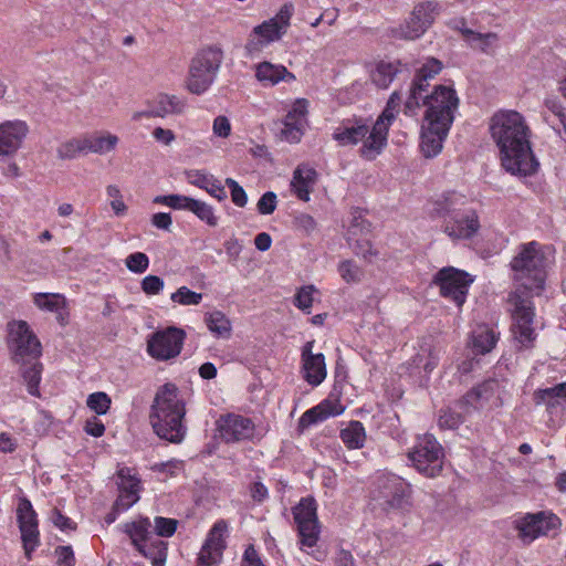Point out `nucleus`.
I'll use <instances>...</instances> for the list:
<instances>
[{"instance_id":"obj_1","label":"nucleus","mask_w":566,"mask_h":566,"mask_svg":"<svg viewBox=\"0 0 566 566\" xmlns=\"http://www.w3.org/2000/svg\"><path fill=\"white\" fill-rule=\"evenodd\" d=\"M548 251V247L531 241L521 244L517 254L511 261L513 279L517 284L516 290L509 295L512 305L511 332L517 349L532 348L536 339L532 298L544 289L546 269L549 264Z\"/></svg>"},{"instance_id":"obj_2","label":"nucleus","mask_w":566,"mask_h":566,"mask_svg":"<svg viewBox=\"0 0 566 566\" xmlns=\"http://www.w3.org/2000/svg\"><path fill=\"white\" fill-rule=\"evenodd\" d=\"M490 132L499 147L502 167L507 172L523 177L537 172L539 163L531 147V129L518 112L494 114Z\"/></svg>"},{"instance_id":"obj_3","label":"nucleus","mask_w":566,"mask_h":566,"mask_svg":"<svg viewBox=\"0 0 566 566\" xmlns=\"http://www.w3.org/2000/svg\"><path fill=\"white\" fill-rule=\"evenodd\" d=\"M186 405L176 385L160 386L150 407L149 420L155 433L171 443H180L186 436L184 423Z\"/></svg>"},{"instance_id":"obj_4","label":"nucleus","mask_w":566,"mask_h":566,"mask_svg":"<svg viewBox=\"0 0 566 566\" xmlns=\"http://www.w3.org/2000/svg\"><path fill=\"white\" fill-rule=\"evenodd\" d=\"M467 201L465 196L452 191L434 202L432 216L442 219L441 229L453 241L469 240L480 229L479 216Z\"/></svg>"},{"instance_id":"obj_5","label":"nucleus","mask_w":566,"mask_h":566,"mask_svg":"<svg viewBox=\"0 0 566 566\" xmlns=\"http://www.w3.org/2000/svg\"><path fill=\"white\" fill-rule=\"evenodd\" d=\"M224 54L220 46L201 49L191 59L186 81L187 90L196 95L203 94L214 82Z\"/></svg>"},{"instance_id":"obj_6","label":"nucleus","mask_w":566,"mask_h":566,"mask_svg":"<svg viewBox=\"0 0 566 566\" xmlns=\"http://www.w3.org/2000/svg\"><path fill=\"white\" fill-rule=\"evenodd\" d=\"M460 99L455 90L448 85H437L431 93H422L420 107L426 106L424 122L429 125L451 127Z\"/></svg>"},{"instance_id":"obj_7","label":"nucleus","mask_w":566,"mask_h":566,"mask_svg":"<svg viewBox=\"0 0 566 566\" xmlns=\"http://www.w3.org/2000/svg\"><path fill=\"white\" fill-rule=\"evenodd\" d=\"M7 328V345L14 364L25 365L40 358L41 343L25 321H11Z\"/></svg>"},{"instance_id":"obj_8","label":"nucleus","mask_w":566,"mask_h":566,"mask_svg":"<svg viewBox=\"0 0 566 566\" xmlns=\"http://www.w3.org/2000/svg\"><path fill=\"white\" fill-rule=\"evenodd\" d=\"M153 524L148 517L140 516L135 521L127 522L120 526V531L125 533L133 546L145 557L153 560V566H164L167 558V543L157 539L149 546L147 542L151 538Z\"/></svg>"},{"instance_id":"obj_9","label":"nucleus","mask_w":566,"mask_h":566,"mask_svg":"<svg viewBox=\"0 0 566 566\" xmlns=\"http://www.w3.org/2000/svg\"><path fill=\"white\" fill-rule=\"evenodd\" d=\"M408 458L419 473L427 478H436L442 471L444 451L433 434L426 433L417 438Z\"/></svg>"},{"instance_id":"obj_10","label":"nucleus","mask_w":566,"mask_h":566,"mask_svg":"<svg viewBox=\"0 0 566 566\" xmlns=\"http://www.w3.org/2000/svg\"><path fill=\"white\" fill-rule=\"evenodd\" d=\"M401 104V95L395 91L377 120L371 127L370 135L364 147L359 148L360 156L366 160H374L381 154L387 145L389 127L396 117Z\"/></svg>"},{"instance_id":"obj_11","label":"nucleus","mask_w":566,"mask_h":566,"mask_svg":"<svg viewBox=\"0 0 566 566\" xmlns=\"http://www.w3.org/2000/svg\"><path fill=\"white\" fill-rule=\"evenodd\" d=\"M471 282L467 272L452 266L439 270L432 280V283L439 286L440 294L451 298L459 307L465 302Z\"/></svg>"},{"instance_id":"obj_12","label":"nucleus","mask_w":566,"mask_h":566,"mask_svg":"<svg viewBox=\"0 0 566 566\" xmlns=\"http://www.w3.org/2000/svg\"><path fill=\"white\" fill-rule=\"evenodd\" d=\"M438 10L439 4L434 1H426L417 4L406 23L395 30L396 35L405 40L420 38L433 23Z\"/></svg>"},{"instance_id":"obj_13","label":"nucleus","mask_w":566,"mask_h":566,"mask_svg":"<svg viewBox=\"0 0 566 566\" xmlns=\"http://www.w3.org/2000/svg\"><path fill=\"white\" fill-rule=\"evenodd\" d=\"M443 64L436 57H428L421 67L417 71L409 88V95L405 102V114L415 115L420 108V98L422 93L427 92L429 81L442 71Z\"/></svg>"},{"instance_id":"obj_14","label":"nucleus","mask_w":566,"mask_h":566,"mask_svg":"<svg viewBox=\"0 0 566 566\" xmlns=\"http://www.w3.org/2000/svg\"><path fill=\"white\" fill-rule=\"evenodd\" d=\"M185 332L177 327H168L156 332L147 343L148 354L158 360H168L181 352Z\"/></svg>"},{"instance_id":"obj_15","label":"nucleus","mask_w":566,"mask_h":566,"mask_svg":"<svg viewBox=\"0 0 566 566\" xmlns=\"http://www.w3.org/2000/svg\"><path fill=\"white\" fill-rule=\"evenodd\" d=\"M220 439L226 443L252 440L255 426L250 418L237 413L220 416L216 422Z\"/></svg>"},{"instance_id":"obj_16","label":"nucleus","mask_w":566,"mask_h":566,"mask_svg":"<svg viewBox=\"0 0 566 566\" xmlns=\"http://www.w3.org/2000/svg\"><path fill=\"white\" fill-rule=\"evenodd\" d=\"M17 520L21 532L23 548L28 558L40 544V533L38 530V516L31 502L27 497H21L17 507Z\"/></svg>"},{"instance_id":"obj_17","label":"nucleus","mask_w":566,"mask_h":566,"mask_svg":"<svg viewBox=\"0 0 566 566\" xmlns=\"http://www.w3.org/2000/svg\"><path fill=\"white\" fill-rule=\"evenodd\" d=\"M228 524L220 520L214 523L200 549L197 566H218L226 548Z\"/></svg>"},{"instance_id":"obj_18","label":"nucleus","mask_w":566,"mask_h":566,"mask_svg":"<svg viewBox=\"0 0 566 566\" xmlns=\"http://www.w3.org/2000/svg\"><path fill=\"white\" fill-rule=\"evenodd\" d=\"M314 340L306 342L302 347V373L303 378L311 386L321 385L326 378V364L323 354H313Z\"/></svg>"},{"instance_id":"obj_19","label":"nucleus","mask_w":566,"mask_h":566,"mask_svg":"<svg viewBox=\"0 0 566 566\" xmlns=\"http://www.w3.org/2000/svg\"><path fill=\"white\" fill-rule=\"evenodd\" d=\"M293 14V6L285 3L274 18L264 21L253 29V33L266 40L268 43L277 41L285 34Z\"/></svg>"},{"instance_id":"obj_20","label":"nucleus","mask_w":566,"mask_h":566,"mask_svg":"<svg viewBox=\"0 0 566 566\" xmlns=\"http://www.w3.org/2000/svg\"><path fill=\"white\" fill-rule=\"evenodd\" d=\"M28 132V125L22 120H8L0 124V156L17 153Z\"/></svg>"},{"instance_id":"obj_21","label":"nucleus","mask_w":566,"mask_h":566,"mask_svg":"<svg viewBox=\"0 0 566 566\" xmlns=\"http://www.w3.org/2000/svg\"><path fill=\"white\" fill-rule=\"evenodd\" d=\"M370 132L371 128L361 118L347 119L334 130L333 138L339 146H354L363 142L361 147H364Z\"/></svg>"},{"instance_id":"obj_22","label":"nucleus","mask_w":566,"mask_h":566,"mask_svg":"<svg viewBox=\"0 0 566 566\" xmlns=\"http://www.w3.org/2000/svg\"><path fill=\"white\" fill-rule=\"evenodd\" d=\"M559 524L560 521L556 515H546L544 512H539L524 518L518 526L520 535L523 538L533 541L539 535H547L549 531L556 530Z\"/></svg>"},{"instance_id":"obj_23","label":"nucleus","mask_w":566,"mask_h":566,"mask_svg":"<svg viewBox=\"0 0 566 566\" xmlns=\"http://www.w3.org/2000/svg\"><path fill=\"white\" fill-rule=\"evenodd\" d=\"M306 113L307 101L304 98L297 99L284 118V128L281 130L282 138L290 143L301 140L306 122Z\"/></svg>"},{"instance_id":"obj_24","label":"nucleus","mask_w":566,"mask_h":566,"mask_svg":"<svg viewBox=\"0 0 566 566\" xmlns=\"http://www.w3.org/2000/svg\"><path fill=\"white\" fill-rule=\"evenodd\" d=\"M380 497L390 507H401L406 502L408 485L396 475L382 476L378 481Z\"/></svg>"},{"instance_id":"obj_25","label":"nucleus","mask_w":566,"mask_h":566,"mask_svg":"<svg viewBox=\"0 0 566 566\" xmlns=\"http://www.w3.org/2000/svg\"><path fill=\"white\" fill-rule=\"evenodd\" d=\"M185 176L190 185L207 191L218 201L227 199V192L223 185L213 175L200 169H189L185 171Z\"/></svg>"},{"instance_id":"obj_26","label":"nucleus","mask_w":566,"mask_h":566,"mask_svg":"<svg viewBox=\"0 0 566 566\" xmlns=\"http://www.w3.org/2000/svg\"><path fill=\"white\" fill-rule=\"evenodd\" d=\"M437 126L426 123L422 127L421 149L426 157L437 156L441 151L443 140L450 130L449 126L439 124Z\"/></svg>"},{"instance_id":"obj_27","label":"nucleus","mask_w":566,"mask_h":566,"mask_svg":"<svg viewBox=\"0 0 566 566\" xmlns=\"http://www.w3.org/2000/svg\"><path fill=\"white\" fill-rule=\"evenodd\" d=\"M255 77L264 86H274L281 81L292 82L295 75L287 71L284 65L263 61L255 65Z\"/></svg>"},{"instance_id":"obj_28","label":"nucleus","mask_w":566,"mask_h":566,"mask_svg":"<svg viewBox=\"0 0 566 566\" xmlns=\"http://www.w3.org/2000/svg\"><path fill=\"white\" fill-rule=\"evenodd\" d=\"M317 172L314 168L307 165H298L293 172L291 187L293 188L296 197L302 201L310 200V192L316 182Z\"/></svg>"},{"instance_id":"obj_29","label":"nucleus","mask_w":566,"mask_h":566,"mask_svg":"<svg viewBox=\"0 0 566 566\" xmlns=\"http://www.w3.org/2000/svg\"><path fill=\"white\" fill-rule=\"evenodd\" d=\"M343 412V407L338 403L325 400L322 403L308 409L300 418L298 424L307 428L314 423L324 421L331 416H337Z\"/></svg>"},{"instance_id":"obj_30","label":"nucleus","mask_w":566,"mask_h":566,"mask_svg":"<svg viewBox=\"0 0 566 566\" xmlns=\"http://www.w3.org/2000/svg\"><path fill=\"white\" fill-rule=\"evenodd\" d=\"M20 366L22 378L24 379L28 387V392L34 397H39V385L43 369L42 364L39 361V359H34L31 360V363H27L25 365Z\"/></svg>"},{"instance_id":"obj_31","label":"nucleus","mask_w":566,"mask_h":566,"mask_svg":"<svg viewBox=\"0 0 566 566\" xmlns=\"http://www.w3.org/2000/svg\"><path fill=\"white\" fill-rule=\"evenodd\" d=\"M155 116L165 117L169 114H178L184 109V103L175 95L159 94L151 104Z\"/></svg>"},{"instance_id":"obj_32","label":"nucleus","mask_w":566,"mask_h":566,"mask_svg":"<svg viewBox=\"0 0 566 566\" xmlns=\"http://www.w3.org/2000/svg\"><path fill=\"white\" fill-rule=\"evenodd\" d=\"M340 439L348 449H360L366 440L365 428L359 421H350L342 429Z\"/></svg>"},{"instance_id":"obj_33","label":"nucleus","mask_w":566,"mask_h":566,"mask_svg":"<svg viewBox=\"0 0 566 566\" xmlns=\"http://www.w3.org/2000/svg\"><path fill=\"white\" fill-rule=\"evenodd\" d=\"M399 73V64L380 62L371 72V82L379 88H387Z\"/></svg>"},{"instance_id":"obj_34","label":"nucleus","mask_w":566,"mask_h":566,"mask_svg":"<svg viewBox=\"0 0 566 566\" xmlns=\"http://www.w3.org/2000/svg\"><path fill=\"white\" fill-rule=\"evenodd\" d=\"M473 347L480 354H486L491 352L499 337L495 332L488 326H479L472 334Z\"/></svg>"},{"instance_id":"obj_35","label":"nucleus","mask_w":566,"mask_h":566,"mask_svg":"<svg viewBox=\"0 0 566 566\" xmlns=\"http://www.w3.org/2000/svg\"><path fill=\"white\" fill-rule=\"evenodd\" d=\"M86 154L95 153V154H105L113 150L117 143L118 138L115 135L107 134L106 136H84Z\"/></svg>"},{"instance_id":"obj_36","label":"nucleus","mask_w":566,"mask_h":566,"mask_svg":"<svg viewBox=\"0 0 566 566\" xmlns=\"http://www.w3.org/2000/svg\"><path fill=\"white\" fill-rule=\"evenodd\" d=\"M316 510V502L313 497H303L293 509L295 523L318 522Z\"/></svg>"},{"instance_id":"obj_37","label":"nucleus","mask_w":566,"mask_h":566,"mask_svg":"<svg viewBox=\"0 0 566 566\" xmlns=\"http://www.w3.org/2000/svg\"><path fill=\"white\" fill-rule=\"evenodd\" d=\"M557 398L566 400V382L545 389H538L534 394L536 403H546L548 408H554L556 406L557 402L555 399Z\"/></svg>"},{"instance_id":"obj_38","label":"nucleus","mask_w":566,"mask_h":566,"mask_svg":"<svg viewBox=\"0 0 566 566\" xmlns=\"http://www.w3.org/2000/svg\"><path fill=\"white\" fill-rule=\"evenodd\" d=\"M206 323L209 331L217 336L228 338L231 334V323L220 311L210 313L206 317Z\"/></svg>"},{"instance_id":"obj_39","label":"nucleus","mask_w":566,"mask_h":566,"mask_svg":"<svg viewBox=\"0 0 566 566\" xmlns=\"http://www.w3.org/2000/svg\"><path fill=\"white\" fill-rule=\"evenodd\" d=\"M500 389L499 380L494 378L486 379L472 390H470L465 399L468 402L476 400H489Z\"/></svg>"},{"instance_id":"obj_40","label":"nucleus","mask_w":566,"mask_h":566,"mask_svg":"<svg viewBox=\"0 0 566 566\" xmlns=\"http://www.w3.org/2000/svg\"><path fill=\"white\" fill-rule=\"evenodd\" d=\"M196 214L201 221L206 222L209 227L218 226V217L214 214L212 206L205 201L191 198L188 210Z\"/></svg>"},{"instance_id":"obj_41","label":"nucleus","mask_w":566,"mask_h":566,"mask_svg":"<svg viewBox=\"0 0 566 566\" xmlns=\"http://www.w3.org/2000/svg\"><path fill=\"white\" fill-rule=\"evenodd\" d=\"M462 35L471 45H476L481 51L486 52L488 48L495 44L499 40L497 34L493 32L479 33L471 29L462 30Z\"/></svg>"},{"instance_id":"obj_42","label":"nucleus","mask_w":566,"mask_h":566,"mask_svg":"<svg viewBox=\"0 0 566 566\" xmlns=\"http://www.w3.org/2000/svg\"><path fill=\"white\" fill-rule=\"evenodd\" d=\"M86 155L84 137L72 138L57 148V156L61 159H73L78 155Z\"/></svg>"},{"instance_id":"obj_43","label":"nucleus","mask_w":566,"mask_h":566,"mask_svg":"<svg viewBox=\"0 0 566 566\" xmlns=\"http://www.w3.org/2000/svg\"><path fill=\"white\" fill-rule=\"evenodd\" d=\"M301 544L307 547L316 545L319 534L318 522H307L297 524Z\"/></svg>"},{"instance_id":"obj_44","label":"nucleus","mask_w":566,"mask_h":566,"mask_svg":"<svg viewBox=\"0 0 566 566\" xmlns=\"http://www.w3.org/2000/svg\"><path fill=\"white\" fill-rule=\"evenodd\" d=\"M178 521L170 517L156 516L154 520V533L160 537H170L175 534Z\"/></svg>"},{"instance_id":"obj_45","label":"nucleus","mask_w":566,"mask_h":566,"mask_svg":"<svg viewBox=\"0 0 566 566\" xmlns=\"http://www.w3.org/2000/svg\"><path fill=\"white\" fill-rule=\"evenodd\" d=\"M170 300L180 305H198L202 300V294L181 286L171 294Z\"/></svg>"},{"instance_id":"obj_46","label":"nucleus","mask_w":566,"mask_h":566,"mask_svg":"<svg viewBox=\"0 0 566 566\" xmlns=\"http://www.w3.org/2000/svg\"><path fill=\"white\" fill-rule=\"evenodd\" d=\"M111 398L107 394L97 391L87 397V407L97 415H105L111 407Z\"/></svg>"},{"instance_id":"obj_47","label":"nucleus","mask_w":566,"mask_h":566,"mask_svg":"<svg viewBox=\"0 0 566 566\" xmlns=\"http://www.w3.org/2000/svg\"><path fill=\"white\" fill-rule=\"evenodd\" d=\"M338 272L342 279L347 283L358 282L363 276L361 269L350 260L342 262L338 266Z\"/></svg>"},{"instance_id":"obj_48","label":"nucleus","mask_w":566,"mask_h":566,"mask_svg":"<svg viewBox=\"0 0 566 566\" xmlns=\"http://www.w3.org/2000/svg\"><path fill=\"white\" fill-rule=\"evenodd\" d=\"M125 264L129 271L140 274V273H144L148 269L149 259L143 252H135V253L129 254L126 258Z\"/></svg>"},{"instance_id":"obj_49","label":"nucleus","mask_w":566,"mask_h":566,"mask_svg":"<svg viewBox=\"0 0 566 566\" xmlns=\"http://www.w3.org/2000/svg\"><path fill=\"white\" fill-rule=\"evenodd\" d=\"M463 422L461 413L452 411L451 409L441 410L438 424L441 429H457Z\"/></svg>"},{"instance_id":"obj_50","label":"nucleus","mask_w":566,"mask_h":566,"mask_svg":"<svg viewBox=\"0 0 566 566\" xmlns=\"http://www.w3.org/2000/svg\"><path fill=\"white\" fill-rule=\"evenodd\" d=\"M224 182L231 191L232 202L240 208L245 207L248 203V195L245 190L232 178H227Z\"/></svg>"},{"instance_id":"obj_51","label":"nucleus","mask_w":566,"mask_h":566,"mask_svg":"<svg viewBox=\"0 0 566 566\" xmlns=\"http://www.w3.org/2000/svg\"><path fill=\"white\" fill-rule=\"evenodd\" d=\"M118 479H119V482H118V488L120 490V492H136V494H138V491H139V480L132 476L129 474V470L128 469H120L118 471Z\"/></svg>"},{"instance_id":"obj_52","label":"nucleus","mask_w":566,"mask_h":566,"mask_svg":"<svg viewBox=\"0 0 566 566\" xmlns=\"http://www.w3.org/2000/svg\"><path fill=\"white\" fill-rule=\"evenodd\" d=\"M62 298L57 294H36L34 297V303L38 307L48 310V311H56L60 307Z\"/></svg>"},{"instance_id":"obj_53","label":"nucleus","mask_w":566,"mask_h":566,"mask_svg":"<svg viewBox=\"0 0 566 566\" xmlns=\"http://www.w3.org/2000/svg\"><path fill=\"white\" fill-rule=\"evenodd\" d=\"M164 280L157 275H147L142 281V290L147 295L159 294L164 289Z\"/></svg>"},{"instance_id":"obj_54","label":"nucleus","mask_w":566,"mask_h":566,"mask_svg":"<svg viewBox=\"0 0 566 566\" xmlns=\"http://www.w3.org/2000/svg\"><path fill=\"white\" fill-rule=\"evenodd\" d=\"M276 195L273 191H268L259 199L258 211L261 214H271L276 209Z\"/></svg>"},{"instance_id":"obj_55","label":"nucleus","mask_w":566,"mask_h":566,"mask_svg":"<svg viewBox=\"0 0 566 566\" xmlns=\"http://www.w3.org/2000/svg\"><path fill=\"white\" fill-rule=\"evenodd\" d=\"M313 291H314L313 286L302 287L295 295V302H294L295 306H297L302 311H308L313 304V296H312Z\"/></svg>"},{"instance_id":"obj_56","label":"nucleus","mask_w":566,"mask_h":566,"mask_svg":"<svg viewBox=\"0 0 566 566\" xmlns=\"http://www.w3.org/2000/svg\"><path fill=\"white\" fill-rule=\"evenodd\" d=\"M55 553L59 566H74L75 557L71 546H57Z\"/></svg>"},{"instance_id":"obj_57","label":"nucleus","mask_w":566,"mask_h":566,"mask_svg":"<svg viewBox=\"0 0 566 566\" xmlns=\"http://www.w3.org/2000/svg\"><path fill=\"white\" fill-rule=\"evenodd\" d=\"M269 43L263 38H260L259 35H255L253 32L250 35L247 44H245V51L248 55L254 56L256 53H260L262 49L268 45Z\"/></svg>"},{"instance_id":"obj_58","label":"nucleus","mask_w":566,"mask_h":566,"mask_svg":"<svg viewBox=\"0 0 566 566\" xmlns=\"http://www.w3.org/2000/svg\"><path fill=\"white\" fill-rule=\"evenodd\" d=\"M213 133L222 138H226L231 133V124L226 116H218L213 120Z\"/></svg>"},{"instance_id":"obj_59","label":"nucleus","mask_w":566,"mask_h":566,"mask_svg":"<svg viewBox=\"0 0 566 566\" xmlns=\"http://www.w3.org/2000/svg\"><path fill=\"white\" fill-rule=\"evenodd\" d=\"M53 524L62 531L75 530V523L67 516L63 515L59 510H54L52 513Z\"/></svg>"},{"instance_id":"obj_60","label":"nucleus","mask_w":566,"mask_h":566,"mask_svg":"<svg viewBox=\"0 0 566 566\" xmlns=\"http://www.w3.org/2000/svg\"><path fill=\"white\" fill-rule=\"evenodd\" d=\"M138 500L139 496L136 492H120L114 504L122 509V511H125L133 506Z\"/></svg>"},{"instance_id":"obj_61","label":"nucleus","mask_w":566,"mask_h":566,"mask_svg":"<svg viewBox=\"0 0 566 566\" xmlns=\"http://www.w3.org/2000/svg\"><path fill=\"white\" fill-rule=\"evenodd\" d=\"M353 249L357 255L366 260L376 255V252L373 250L370 241L367 239L357 240Z\"/></svg>"},{"instance_id":"obj_62","label":"nucleus","mask_w":566,"mask_h":566,"mask_svg":"<svg viewBox=\"0 0 566 566\" xmlns=\"http://www.w3.org/2000/svg\"><path fill=\"white\" fill-rule=\"evenodd\" d=\"M168 207L176 210H188L191 198L182 195H168Z\"/></svg>"},{"instance_id":"obj_63","label":"nucleus","mask_w":566,"mask_h":566,"mask_svg":"<svg viewBox=\"0 0 566 566\" xmlns=\"http://www.w3.org/2000/svg\"><path fill=\"white\" fill-rule=\"evenodd\" d=\"M84 430L87 434L98 438L104 434L105 426L96 418H92L86 420Z\"/></svg>"},{"instance_id":"obj_64","label":"nucleus","mask_w":566,"mask_h":566,"mask_svg":"<svg viewBox=\"0 0 566 566\" xmlns=\"http://www.w3.org/2000/svg\"><path fill=\"white\" fill-rule=\"evenodd\" d=\"M544 104L547 107V109H549L554 115H556L559 118V120H562L563 117H566L565 108L557 97H547Z\"/></svg>"}]
</instances>
